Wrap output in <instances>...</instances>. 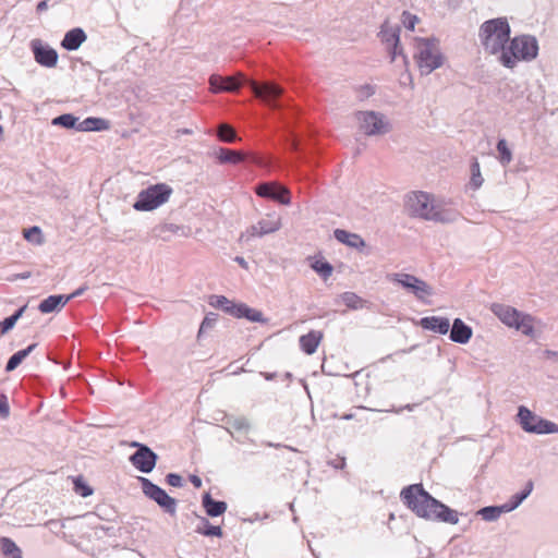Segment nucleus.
<instances>
[{
    "instance_id": "f257e3e1",
    "label": "nucleus",
    "mask_w": 558,
    "mask_h": 558,
    "mask_svg": "<svg viewBox=\"0 0 558 558\" xmlns=\"http://www.w3.org/2000/svg\"><path fill=\"white\" fill-rule=\"evenodd\" d=\"M400 497L402 502L420 518L450 524L459 521L458 513L432 497L422 484L404 487Z\"/></svg>"
},
{
    "instance_id": "f03ea898",
    "label": "nucleus",
    "mask_w": 558,
    "mask_h": 558,
    "mask_svg": "<svg viewBox=\"0 0 558 558\" xmlns=\"http://www.w3.org/2000/svg\"><path fill=\"white\" fill-rule=\"evenodd\" d=\"M511 28L506 17L492 19L484 22L478 32V37L484 51L496 56L497 60L504 53L509 39Z\"/></svg>"
},
{
    "instance_id": "7ed1b4c3",
    "label": "nucleus",
    "mask_w": 558,
    "mask_h": 558,
    "mask_svg": "<svg viewBox=\"0 0 558 558\" xmlns=\"http://www.w3.org/2000/svg\"><path fill=\"white\" fill-rule=\"evenodd\" d=\"M538 44L535 37L529 35L515 36L509 43L499 58L505 68L513 69L521 61H531L537 57Z\"/></svg>"
},
{
    "instance_id": "20e7f679",
    "label": "nucleus",
    "mask_w": 558,
    "mask_h": 558,
    "mask_svg": "<svg viewBox=\"0 0 558 558\" xmlns=\"http://www.w3.org/2000/svg\"><path fill=\"white\" fill-rule=\"evenodd\" d=\"M405 207L409 214L424 220L446 222L449 216L440 205L435 204L433 197L424 192H413L408 195Z\"/></svg>"
},
{
    "instance_id": "39448f33",
    "label": "nucleus",
    "mask_w": 558,
    "mask_h": 558,
    "mask_svg": "<svg viewBox=\"0 0 558 558\" xmlns=\"http://www.w3.org/2000/svg\"><path fill=\"white\" fill-rule=\"evenodd\" d=\"M490 310L506 326L515 328L525 336H533L534 318L531 315L501 303L492 304Z\"/></svg>"
},
{
    "instance_id": "423d86ee",
    "label": "nucleus",
    "mask_w": 558,
    "mask_h": 558,
    "mask_svg": "<svg viewBox=\"0 0 558 558\" xmlns=\"http://www.w3.org/2000/svg\"><path fill=\"white\" fill-rule=\"evenodd\" d=\"M414 59L422 74H429L444 63L442 54L436 43L425 38H415Z\"/></svg>"
},
{
    "instance_id": "0eeeda50",
    "label": "nucleus",
    "mask_w": 558,
    "mask_h": 558,
    "mask_svg": "<svg viewBox=\"0 0 558 558\" xmlns=\"http://www.w3.org/2000/svg\"><path fill=\"white\" fill-rule=\"evenodd\" d=\"M172 189L166 183H158L143 190L134 204L136 210L149 211L168 202Z\"/></svg>"
},
{
    "instance_id": "6e6552de",
    "label": "nucleus",
    "mask_w": 558,
    "mask_h": 558,
    "mask_svg": "<svg viewBox=\"0 0 558 558\" xmlns=\"http://www.w3.org/2000/svg\"><path fill=\"white\" fill-rule=\"evenodd\" d=\"M282 226L281 217L277 213H269L262 217L255 225L248 227L240 234L239 242H250L254 238H260L278 231Z\"/></svg>"
},
{
    "instance_id": "1a4fd4ad",
    "label": "nucleus",
    "mask_w": 558,
    "mask_h": 558,
    "mask_svg": "<svg viewBox=\"0 0 558 558\" xmlns=\"http://www.w3.org/2000/svg\"><path fill=\"white\" fill-rule=\"evenodd\" d=\"M518 418L521 427L527 433L553 434L558 432V425L543 420L525 407H520Z\"/></svg>"
},
{
    "instance_id": "9d476101",
    "label": "nucleus",
    "mask_w": 558,
    "mask_h": 558,
    "mask_svg": "<svg viewBox=\"0 0 558 558\" xmlns=\"http://www.w3.org/2000/svg\"><path fill=\"white\" fill-rule=\"evenodd\" d=\"M144 494L150 499L155 500L159 506L165 508L168 512L175 511V500L170 497L162 488L151 483L146 477H140Z\"/></svg>"
},
{
    "instance_id": "9b49d317",
    "label": "nucleus",
    "mask_w": 558,
    "mask_h": 558,
    "mask_svg": "<svg viewBox=\"0 0 558 558\" xmlns=\"http://www.w3.org/2000/svg\"><path fill=\"white\" fill-rule=\"evenodd\" d=\"M35 61L45 68H54L58 63V52L56 49L35 38L29 44Z\"/></svg>"
},
{
    "instance_id": "f8f14e48",
    "label": "nucleus",
    "mask_w": 558,
    "mask_h": 558,
    "mask_svg": "<svg viewBox=\"0 0 558 558\" xmlns=\"http://www.w3.org/2000/svg\"><path fill=\"white\" fill-rule=\"evenodd\" d=\"M392 280L412 292L420 300L425 299L432 293L430 287L415 276L409 274H396L392 276Z\"/></svg>"
},
{
    "instance_id": "ddd939ff",
    "label": "nucleus",
    "mask_w": 558,
    "mask_h": 558,
    "mask_svg": "<svg viewBox=\"0 0 558 558\" xmlns=\"http://www.w3.org/2000/svg\"><path fill=\"white\" fill-rule=\"evenodd\" d=\"M255 192L258 196L270 198L282 205H289L291 203L290 191L276 182H267L259 184Z\"/></svg>"
},
{
    "instance_id": "4468645a",
    "label": "nucleus",
    "mask_w": 558,
    "mask_h": 558,
    "mask_svg": "<svg viewBox=\"0 0 558 558\" xmlns=\"http://www.w3.org/2000/svg\"><path fill=\"white\" fill-rule=\"evenodd\" d=\"M132 446L137 447L130 460L132 464L143 473H149L154 470L157 461V456L147 446L134 442Z\"/></svg>"
},
{
    "instance_id": "2eb2a0df",
    "label": "nucleus",
    "mask_w": 558,
    "mask_h": 558,
    "mask_svg": "<svg viewBox=\"0 0 558 558\" xmlns=\"http://www.w3.org/2000/svg\"><path fill=\"white\" fill-rule=\"evenodd\" d=\"M532 488H533V484H532V482H529L526 489L522 494L514 496L515 500L511 506H509V507L508 506L485 507V508L481 509L478 513L486 521L496 520L502 512L510 511V510L514 509L515 507H518L530 495V493L532 492Z\"/></svg>"
},
{
    "instance_id": "dca6fc26",
    "label": "nucleus",
    "mask_w": 558,
    "mask_h": 558,
    "mask_svg": "<svg viewBox=\"0 0 558 558\" xmlns=\"http://www.w3.org/2000/svg\"><path fill=\"white\" fill-rule=\"evenodd\" d=\"M244 76L239 73L235 76L211 75L209 78L210 89L214 93L235 92L240 88Z\"/></svg>"
},
{
    "instance_id": "f3484780",
    "label": "nucleus",
    "mask_w": 558,
    "mask_h": 558,
    "mask_svg": "<svg viewBox=\"0 0 558 558\" xmlns=\"http://www.w3.org/2000/svg\"><path fill=\"white\" fill-rule=\"evenodd\" d=\"M357 119L361 123V129L367 135L384 133L386 131V123L374 112H359Z\"/></svg>"
},
{
    "instance_id": "a211bd4d",
    "label": "nucleus",
    "mask_w": 558,
    "mask_h": 558,
    "mask_svg": "<svg viewBox=\"0 0 558 558\" xmlns=\"http://www.w3.org/2000/svg\"><path fill=\"white\" fill-rule=\"evenodd\" d=\"M251 87L256 97L260 98L263 101L268 105H272V101L276 100L281 94L282 89L272 83H264L262 85L252 81Z\"/></svg>"
},
{
    "instance_id": "6ab92c4d",
    "label": "nucleus",
    "mask_w": 558,
    "mask_h": 558,
    "mask_svg": "<svg viewBox=\"0 0 558 558\" xmlns=\"http://www.w3.org/2000/svg\"><path fill=\"white\" fill-rule=\"evenodd\" d=\"M80 294V291H76L70 295H63V294H53L49 295L48 298L44 299L39 305L38 310L43 314H49L56 311H60L72 298Z\"/></svg>"
},
{
    "instance_id": "aec40b11",
    "label": "nucleus",
    "mask_w": 558,
    "mask_h": 558,
    "mask_svg": "<svg viewBox=\"0 0 558 558\" xmlns=\"http://www.w3.org/2000/svg\"><path fill=\"white\" fill-rule=\"evenodd\" d=\"M399 27H391L388 23H385L380 31L381 40L387 44L388 49L391 54V60L393 61L398 53H402V50L399 49Z\"/></svg>"
},
{
    "instance_id": "412c9836",
    "label": "nucleus",
    "mask_w": 558,
    "mask_h": 558,
    "mask_svg": "<svg viewBox=\"0 0 558 558\" xmlns=\"http://www.w3.org/2000/svg\"><path fill=\"white\" fill-rule=\"evenodd\" d=\"M323 339L324 332L322 330H311L300 337V348L305 354L312 355L316 352Z\"/></svg>"
},
{
    "instance_id": "4be33fe9",
    "label": "nucleus",
    "mask_w": 558,
    "mask_h": 558,
    "mask_svg": "<svg viewBox=\"0 0 558 558\" xmlns=\"http://www.w3.org/2000/svg\"><path fill=\"white\" fill-rule=\"evenodd\" d=\"M87 36L83 28H72L65 33L61 40V47L68 51H75L82 46Z\"/></svg>"
},
{
    "instance_id": "5701e85b",
    "label": "nucleus",
    "mask_w": 558,
    "mask_h": 558,
    "mask_svg": "<svg viewBox=\"0 0 558 558\" xmlns=\"http://www.w3.org/2000/svg\"><path fill=\"white\" fill-rule=\"evenodd\" d=\"M229 315L236 317V318H246L250 322H262L263 320V313L248 307L244 303H235L233 302L229 312Z\"/></svg>"
},
{
    "instance_id": "b1692460",
    "label": "nucleus",
    "mask_w": 558,
    "mask_h": 558,
    "mask_svg": "<svg viewBox=\"0 0 558 558\" xmlns=\"http://www.w3.org/2000/svg\"><path fill=\"white\" fill-rule=\"evenodd\" d=\"M421 326L424 329L446 335L450 329V322L446 317L430 316L422 318Z\"/></svg>"
},
{
    "instance_id": "393cba45",
    "label": "nucleus",
    "mask_w": 558,
    "mask_h": 558,
    "mask_svg": "<svg viewBox=\"0 0 558 558\" xmlns=\"http://www.w3.org/2000/svg\"><path fill=\"white\" fill-rule=\"evenodd\" d=\"M472 337V329L460 318H456L450 330V339L458 343H466Z\"/></svg>"
},
{
    "instance_id": "a878e982",
    "label": "nucleus",
    "mask_w": 558,
    "mask_h": 558,
    "mask_svg": "<svg viewBox=\"0 0 558 558\" xmlns=\"http://www.w3.org/2000/svg\"><path fill=\"white\" fill-rule=\"evenodd\" d=\"M203 507L209 517H218L226 512L227 504L225 501H216L209 493L204 494L202 500Z\"/></svg>"
},
{
    "instance_id": "bb28decb",
    "label": "nucleus",
    "mask_w": 558,
    "mask_h": 558,
    "mask_svg": "<svg viewBox=\"0 0 558 558\" xmlns=\"http://www.w3.org/2000/svg\"><path fill=\"white\" fill-rule=\"evenodd\" d=\"M333 234L339 242L350 247L359 248L365 245L364 240L356 233H351L342 229H337L335 230Z\"/></svg>"
},
{
    "instance_id": "cd10ccee",
    "label": "nucleus",
    "mask_w": 558,
    "mask_h": 558,
    "mask_svg": "<svg viewBox=\"0 0 558 558\" xmlns=\"http://www.w3.org/2000/svg\"><path fill=\"white\" fill-rule=\"evenodd\" d=\"M37 343H32L27 348L15 352L7 362L5 372L11 373L16 369L21 363L35 350Z\"/></svg>"
},
{
    "instance_id": "c85d7f7f",
    "label": "nucleus",
    "mask_w": 558,
    "mask_h": 558,
    "mask_svg": "<svg viewBox=\"0 0 558 558\" xmlns=\"http://www.w3.org/2000/svg\"><path fill=\"white\" fill-rule=\"evenodd\" d=\"M0 549L5 558H23L20 547L9 537L0 538Z\"/></svg>"
},
{
    "instance_id": "c756f323",
    "label": "nucleus",
    "mask_w": 558,
    "mask_h": 558,
    "mask_svg": "<svg viewBox=\"0 0 558 558\" xmlns=\"http://www.w3.org/2000/svg\"><path fill=\"white\" fill-rule=\"evenodd\" d=\"M78 132H90V131H104L105 130V119L104 118H94L88 117L84 119L83 121H78L77 125Z\"/></svg>"
},
{
    "instance_id": "7c9ffc66",
    "label": "nucleus",
    "mask_w": 558,
    "mask_h": 558,
    "mask_svg": "<svg viewBox=\"0 0 558 558\" xmlns=\"http://www.w3.org/2000/svg\"><path fill=\"white\" fill-rule=\"evenodd\" d=\"M218 160L221 163H239L244 160V155L241 151L232 150L229 148H219L216 153Z\"/></svg>"
},
{
    "instance_id": "2f4dec72",
    "label": "nucleus",
    "mask_w": 558,
    "mask_h": 558,
    "mask_svg": "<svg viewBox=\"0 0 558 558\" xmlns=\"http://www.w3.org/2000/svg\"><path fill=\"white\" fill-rule=\"evenodd\" d=\"M52 125L77 131L78 118L72 113H63L52 119Z\"/></svg>"
},
{
    "instance_id": "473e14b6",
    "label": "nucleus",
    "mask_w": 558,
    "mask_h": 558,
    "mask_svg": "<svg viewBox=\"0 0 558 558\" xmlns=\"http://www.w3.org/2000/svg\"><path fill=\"white\" fill-rule=\"evenodd\" d=\"M26 308V305L17 308L12 315L5 317L1 323H0V331L2 335L7 333L8 331H10L11 329L14 328L16 322L20 319V317L23 315L24 311Z\"/></svg>"
},
{
    "instance_id": "72a5a7b5",
    "label": "nucleus",
    "mask_w": 558,
    "mask_h": 558,
    "mask_svg": "<svg viewBox=\"0 0 558 558\" xmlns=\"http://www.w3.org/2000/svg\"><path fill=\"white\" fill-rule=\"evenodd\" d=\"M73 490L81 497H88L93 494V488L85 482L82 475L72 478Z\"/></svg>"
},
{
    "instance_id": "f704fd0d",
    "label": "nucleus",
    "mask_w": 558,
    "mask_h": 558,
    "mask_svg": "<svg viewBox=\"0 0 558 558\" xmlns=\"http://www.w3.org/2000/svg\"><path fill=\"white\" fill-rule=\"evenodd\" d=\"M484 179L481 173V168L477 159L475 158L471 165V181L470 184L473 189H478L482 186Z\"/></svg>"
},
{
    "instance_id": "c9c22d12",
    "label": "nucleus",
    "mask_w": 558,
    "mask_h": 558,
    "mask_svg": "<svg viewBox=\"0 0 558 558\" xmlns=\"http://www.w3.org/2000/svg\"><path fill=\"white\" fill-rule=\"evenodd\" d=\"M218 136L222 142L232 143L236 140L234 129L229 124H220L218 128Z\"/></svg>"
},
{
    "instance_id": "e433bc0d",
    "label": "nucleus",
    "mask_w": 558,
    "mask_h": 558,
    "mask_svg": "<svg viewBox=\"0 0 558 558\" xmlns=\"http://www.w3.org/2000/svg\"><path fill=\"white\" fill-rule=\"evenodd\" d=\"M312 268L318 272L324 279H327L332 274V266L324 259H317L312 264Z\"/></svg>"
},
{
    "instance_id": "4c0bfd02",
    "label": "nucleus",
    "mask_w": 558,
    "mask_h": 558,
    "mask_svg": "<svg viewBox=\"0 0 558 558\" xmlns=\"http://www.w3.org/2000/svg\"><path fill=\"white\" fill-rule=\"evenodd\" d=\"M233 301L229 300L223 295H211L209 299V304L216 308H221L223 312L228 314Z\"/></svg>"
},
{
    "instance_id": "58836bf2",
    "label": "nucleus",
    "mask_w": 558,
    "mask_h": 558,
    "mask_svg": "<svg viewBox=\"0 0 558 558\" xmlns=\"http://www.w3.org/2000/svg\"><path fill=\"white\" fill-rule=\"evenodd\" d=\"M24 238L32 243L43 244L44 238L39 227L33 226L24 230Z\"/></svg>"
},
{
    "instance_id": "ea45409f",
    "label": "nucleus",
    "mask_w": 558,
    "mask_h": 558,
    "mask_svg": "<svg viewBox=\"0 0 558 558\" xmlns=\"http://www.w3.org/2000/svg\"><path fill=\"white\" fill-rule=\"evenodd\" d=\"M497 150L499 153V161L502 165H508L512 160V154L509 149L506 140H500L497 144Z\"/></svg>"
},
{
    "instance_id": "a19ab883",
    "label": "nucleus",
    "mask_w": 558,
    "mask_h": 558,
    "mask_svg": "<svg viewBox=\"0 0 558 558\" xmlns=\"http://www.w3.org/2000/svg\"><path fill=\"white\" fill-rule=\"evenodd\" d=\"M342 301L348 307L354 310L362 307L363 304V300L352 292H345L342 295Z\"/></svg>"
},
{
    "instance_id": "79ce46f5",
    "label": "nucleus",
    "mask_w": 558,
    "mask_h": 558,
    "mask_svg": "<svg viewBox=\"0 0 558 558\" xmlns=\"http://www.w3.org/2000/svg\"><path fill=\"white\" fill-rule=\"evenodd\" d=\"M420 22V19L408 12V11H404L402 13V24L404 25V27L409 31H414L415 28V25Z\"/></svg>"
},
{
    "instance_id": "37998d69",
    "label": "nucleus",
    "mask_w": 558,
    "mask_h": 558,
    "mask_svg": "<svg viewBox=\"0 0 558 558\" xmlns=\"http://www.w3.org/2000/svg\"><path fill=\"white\" fill-rule=\"evenodd\" d=\"M198 532L206 536H222L221 527L216 525H208L204 531Z\"/></svg>"
},
{
    "instance_id": "c03bdc74",
    "label": "nucleus",
    "mask_w": 558,
    "mask_h": 558,
    "mask_svg": "<svg viewBox=\"0 0 558 558\" xmlns=\"http://www.w3.org/2000/svg\"><path fill=\"white\" fill-rule=\"evenodd\" d=\"M10 414V407L4 395H0V416L7 417Z\"/></svg>"
},
{
    "instance_id": "a18cd8bd",
    "label": "nucleus",
    "mask_w": 558,
    "mask_h": 558,
    "mask_svg": "<svg viewBox=\"0 0 558 558\" xmlns=\"http://www.w3.org/2000/svg\"><path fill=\"white\" fill-rule=\"evenodd\" d=\"M167 483L173 487H180L182 485V477L178 474L170 473L167 475Z\"/></svg>"
},
{
    "instance_id": "49530a36",
    "label": "nucleus",
    "mask_w": 558,
    "mask_h": 558,
    "mask_svg": "<svg viewBox=\"0 0 558 558\" xmlns=\"http://www.w3.org/2000/svg\"><path fill=\"white\" fill-rule=\"evenodd\" d=\"M213 325H214V319L205 317L201 325L199 333H202L206 328H210Z\"/></svg>"
},
{
    "instance_id": "de8ad7c7",
    "label": "nucleus",
    "mask_w": 558,
    "mask_h": 558,
    "mask_svg": "<svg viewBox=\"0 0 558 558\" xmlns=\"http://www.w3.org/2000/svg\"><path fill=\"white\" fill-rule=\"evenodd\" d=\"M48 9V0H41L36 5V11L38 13L44 12Z\"/></svg>"
},
{
    "instance_id": "09e8293b",
    "label": "nucleus",
    "mask_w": 558,
    "mask_h": 558,
    "mask_svg": "<svg viewBox=\"0 0 558 558\" xmlns=\"http://www.w3.org/2000/svg\"><path fill=\"white\" fill-rule=\"evenodd\" d=\"M190 481L194 485L195 488L202 487V480L197 475H191Z\"/></svg>"
},
{
    "instance_id": "8fccbe9b",
    "label": "nucleus",
    "mask_w": 558,
    "mask_h": 558,
    "mask_svg": "<svg viewBox=\"0 0 558 558\" xmlns=\"http://www.w3.org/2000/svg\"><path fill=\"white\" fill-rule=\"evenodd\" d=\"M544 354H545V356H546L547 359H551V357H553V359H558V352H556V351L546 350V351L544 352Z\"/></svg>"
},
{
    "instance_id": "3c124183",
    "label": "nucleus",
    "mask_w": 558,
    "mask_h": 558,
    "mask_svg": "<svg viewBox=\"0 0 558 558\" xmlns=\"http://www.w3.org/2000/svg\"><path fill=\"white\" fill-rule=\"evenodd\" d=\"M236 260L242 265V266H245V262L243 258L241 257H238Z\"/></svg>"
},
{
    "instance_id": "603ef678",
    "label": "nucleus",
    "mask_w": 558,
    "mask_h": 558,
    "mask_svg": "<svg viewBox=\"0 0 558 558\" xmlns=\"http://www.w3.org/2000/svg\"><path fill=\"white\" fill-rule=\"evenodd\" d=\"M292 148H296V142L295 141H293V143H292Z\"/></svg>"
},
{
    "instance_id": "864d4df0",
    "label": "nucleus",
    "mask_w": 558,
    "mask_h": 558,
    "mask_svg": "<svg viewBox=\"0 0 558 558\" xmlns=\"http://www.w3.org/2000/svg\"><path fill=\"white\" fill-rule=\"evenodd\" d=\"M3 132H4V131H3V128L0 125V135H2V134H3Z\"/></svg>"
},
{
    "instance_id": "5fc2aeb1",
    "label": "nucleus",
    "mask_w": 558,
    "mask_h": 558,
    "mask_svg": "<svg viewBox=\"0 0 558 558\" xmlns=\"http://www.w3.org/2000/svg\"><path fill=\"white\" fill-rule=\"evenodd\" d=\"M27 277H28V274L27 275H25V274L21 275V278H27Z\"/></svg>"
}]
</instances>
